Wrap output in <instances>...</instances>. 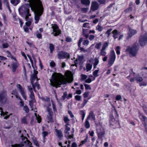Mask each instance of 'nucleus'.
<instances>
[{
    "mask_svg": "<svg viewBox=\"0 0 147 147\" xmlns=\"http://www.w3.org/2000/svg\"><path fill=\"white\" fill-rule=\"evenodd\" d=\"M71 72L67 71L65 73V77H61L57 74H53L50 80L51 86L57 88L59 87L61 84H65L67 83H70L73 80Z\"/></svg>",
    "mask_w": 147,
    "mask_h": 147,
    "instance_id": "1",
    "label": "nucleus"
},
{
    "mask_svg": "<svg viewBox=\"0 0 147 147\" xmlns=\"http://www.w3.org/2000/svg\"><path fill=\"white\" fill-rule=\"evenodd\" d=\"M28 1L30 3L31 6L34 10L35 23H38L40 17L42 15L43 11V8L40 0H28Z\"/></svg>",
    "mask_w": 147,
    "mask_h": 147,
    "instance_id": "2",
    "label": "nucleus"
},
{
    "mask_svg": "<svg viewBox=\"0 0 147 147\" xmlns=\"http://www.w3.org/2000/svg\"><path fill=\"white\" fill-rule=\"evenodd\" d=\"M31 4H26L21 6L18 9L20 14L26 19V21L29 18V17L31 16L29 13V8Z\"/></svg>",
    "mask_w": 147,
    "mask_h": 147,
    "instance_id": "3",
    "label": "nucleus"
},
{
    "mask_svg": "<svg viewBox=\"0 0 147 147\" xmlns=\"http://www.w3.org/2000/svg\"><path fill=\"white\" fill-rule=\"evenodd\" d=\"M22 141L21 142L20 144H16L12 146V147H22V146H28L29 147H32L31 146V143L29 142L27 138L25 137L23 135L21 136Z\"/></svg>",
    "mask_w": 147,
    "mask_h": 147,
    "instance_id": "4",
    "label": "nucleus"
},
{
    "mask_svg": "<svg viewBox=\"0 0 147 147\" xmlns=\"http://www.w3.org/2000/svg\"><path fill=\"white\" fill-rule=\"evenodd\" d=\"M138 45L137 44H136L131 48L128 47L127 48L126 51H128L132 56H135L136 55L138 49Z\"/></svg>",
    "mask_w": 147,
    "mask_h": 147,
    "instance_id": "5",
    "label": "nucleus"
},
{
    "mask_svg": "<svg viewBox=\"0 0 147 147\" xmlns=\"http://www.w3.org/2000/svg\"><path fill=\"white\" fill-rule=\"evenodd\" d=\"M96 131L98 139H102L105 134V131L104 128L100 125L98 126Z\"/></svg>",
    "mask_w": 147,
    "mask_h": 147,
    "instance_id": "6",
    "label": "nucleus"
},
{
    "mask_svg": "<svg viewBox=\"0 0 147 147\" xmlns=\"http://www.w3.org/2000/svg\"><path fill=\"white\" fill-rule=\"evenodd\" d=\"M147 42V34L146 33L140 36L139 43L142 46H145Z\"/></svg>",
    "mask_w": 147,
    "mask_h": 147,
    "instance_id": "7",
    "label": "nucleus"
},
{
    "mask_svg": "<svg viewBox=\"0 0 147 147\" xmlns=\"http://www.w3.org/2000/svg\"><path fill=\"white\" fill-rule=\"evenodd\" d=\"M29 98L30 99V100L29 101V105L32 109V110L35 108V107L33 105L34 103L36 102L34 95L33 92H30L29 96Z\"/></svg>",
    "mask_w": 147,
    "mask_h": 147,
    "instance_id": "8",
    "label": "nucleus"
},
{
    "mask_svg": "<svg viewBox=\"0 0 147 147\" xmlns=\"http://www.w3.org/2000/svg\"><path fill=\"white\" fill-rule=\"evenodd\" d=\"M52 28L53 29V32L52 33V34L55 36H56L58 35L61 33V31L59 29L58 26L56 24H52L51 25Z\"/></svg>",
    "mask_w": 147,
    "mask_h": 147,
    "instance_id": "9",
    "label": "nucleus"
},
{
    "mask_svg": "<svg viewBox=\"0 0 147 147\" xmlns=\"http://www.w3.org/2000/svg\"><path fill=\"white\" fill-rule=\"evenodd\" d=\"M58 56L59 59L70 58L69 54L68 53L63 51L59 52L58 54Z\"/></svg>",
    "mask_w": 147,
    "mask_h": 147,
    "instance_id": "10",
    "label": "nucleus"
},
{
    "mask_svg": "<svg viewBox=\"0 0 147 147\" xmlns=\"http://www.w3.org/2000/svg\"><path fill=\"white\" fill-rule=\"evenodd\" d=\"M30 81L34 90L36 92V91L35 90V86H34V83H35V82H38V79L37 78V76H36L35 75H32Z\"/></svg>",
    "mask_w": 147,
    "mask_h": 147,
    "instance_id": "11",
    "label": "nucleus"
},
{
    "mask_svg": "<svg viewBox=\"0 0 147 147\" xmlns=\"http://www.w3.org/2000/svg\"><path fill=\"white\" fill-rule=\"evenodd\" d=\"M137 33V31L136 30L129 28L127 38L128 39L131 38L133 35Z\"/></svg>",
    "mask_w": 147,
    "mask_h": 147,
    "instance_id": "12",
    "label": "nucleus"
},
{
    "mask_svg": "<svg viewBox=\"0 0 147 147\" xmlns=\"http://www.w3.org/2000/svg\"><path fill=\"white\" fill-rule=\"evenodd\" d=\"M17 87L19 89L21 94L24 98L25 100L26 99V96L25 95L24 89L20 84L17 85Z\"/></svg>",
    "mask_w": 147,
    "mask_h": 147,
    "instance_id": "13",
    "label": "nucleus"
},
{
    "mask_svg": "<svg viewBox=\"0 0 147 147\" xmlns=\"http://www.w3.org/2000/svg\"><path fill=\"white\" fill-rule=\"evenodd\" d=\"M98 7V4L95 1L92 2V3L91 9L93 11L97 10Z\"/></svg>",
    "mask_w": 147,
    "mask_h": 147,
    "instance_id": "14",
    "label": "nucleus"
},
{
    "mask_svg": "<svg viewBox=\"0 0 147 147\" xmlns=\"http://www.w3.org/2000/svg\"><path fill=\"white\" fill-rule=\"evenodd\" d=\"M69 131H64V133L65 134V136L67 139H71L73 138V133L74 132V129H73V131H72V134L71 135L69 134V133L68 132Z\"/></svg>",
    "mask_w": 147,
    "mask_h": 147,
    "instance_id": "15",
    "label": "nucleus"
},
{
    "mask_svg": "<svg viewBox=\"0 0 147 147\" xmlns=\"http://www.w3.org/2000/svg\"><path fill=\"white\" fill-rule=\"evenodd\" d=\"M83 57L79 56L78 58V59L77 60H75L74 61V62L76 64L75 66H76V64L78 63H79V61L80 62V65L82 64L84 62L83 61Z\"/></svg>",
    "mask_w": 147,
    "mask_h": 147,
    "instance_id": "16",
    "label": "nucleus"
},
{
    "mask_svg": "<svg viewBox=\"0 0 147 147\" xmlns=\"http://www.w3.org/2000/svg\"><path fill=\"white\" fill-rule=\"evenodd\" d=\"M112 33L113 34V37L115 39L117 38L118 36L120 34V32L116 30H114Z\"/></svg>",
    "mask_w": 147,
    "mask_h": 147,
    "instance_id": "17",
    "label": "nucleus"
},
{
    "mask_svg": "<svg viewBox=\"0 0 147 147\" xmlns=\"http://www.w3.org/2000/svg\"><path fill=\"white\" fill-rule=\"evenodd\" d=\"M115 55L114 51L112 50L109 55V59L115 60Z\"/></svg>",
    "mask_w": 147,
    "mask_h": 147,
    "instance_id": "18",
    "label": "nucleus"
},
{
    "mask_svg": "<svg viewBox=\"0 0 147 147\" xmlns=\"http://www.w3.org/2000/svg\"><path fill=\"white\" fill-rule=\"evenodd\" d=\"M7 99V95L5 94H0V100H2L3 102H5Z\"/></svg>",
    "mask_w": 147,
    "mask_h": 147,
    "instance_id": "19",
    "label": "nucleus"
},
{
    "mask_svg": "<svg viewBox=\"0 0 147 147\" xmlns=\"http://www.w3.org/2000/svg\"><path fill=\"white\" fill-rule=\"evenodd\" d=\"M90 118H92V120H94L95 119V115L92 111H91L89 115L87 118V119L88 120Z\"/></svg>",
    "mask_w": 147,
    "mask_h": 147,
    "instance_id": "20",
    "label": "nucleus"
},
{
    "mask_svg": "<svg viewBox=\"0 0 147 147\" xmlns=\"http://www.w3.org/2000/svg\"><path fill=\"white\" fill-rule=\"evenodd\" d=\"M28 116L23 117L22 119V122L23 123L27 124L28 123Z\"/></svg>",
    "mask_w": 147,
    "mask_h": 147,
    "instance_id": "21",
    "label": "nucleus"
},
{
    "mask_svg": "<svg viewBox=\"0 0 147 147\" xmlns=\"http://www.w3.org/2000/svg\"><path fill=\"white\" fill-rule=\"evenodd\" d=\"M12 65V71L14 72L15 71L16 68L19 66V65L17 62L13 63Z\"/></svg>",
    "mask_w": 147,
    "mask_h": 147,
    "instance_id": "22",
    "label": "nucleus"
},
{
    "mask_svg": "<svg viewBox=\"0 0 147 147\" xmlns=\"http://www.w3.org/2000/svg\"><path fill=\"white\" fill-rule=\"evenodd\" d=\"M81 2L82 4L86 5H89L90 3L89 0H81Z\"/></svg>",
    "mask_w": 147,
    "mask_h": 147,
    "instance_id": "23",
    "label": "nucleus"
},
{
    "mask_svg": "<svg viewBox=\"0 0 147 147\" xmlns=\"http://www.w3.org/2000/svg\"><path fill=\"white\" fill-rule=\"evenodd\" d=\"M92 67V65L89 63H87L86 65V69L85 68H84V70L86 69V71L88 72L91 70Z\"/></svg>",
    "mask_w": 147,
    "mask_h": 147,
    "instance_id": "24",
    "label": "nucleus"
},
{
    "mask_svg": "<svg viewBox=\"0 0 147 147\" xmlns=\"http://www.w3.org/2000/svg\"><path fill=\"white\" fill-rule=\"evenodd\" d=\"M63 120L65 123H66L65 125H70L69 123L70 120L67 117L65 116H64L63 118Z\"/></svg>",
    "mask_w": 147,
    "mask_h": 147,
    "instance_id": "25",
    "label": "nucleus"
},
{
    "mask_svg": "<svg viewBox=\"0 0 147 147\" xmlns=\"http://www.w3.org/2000/svg\"><path fill=\"white\" fill-rule=\"evenodd\" d=\"M56 132L57 136L59 138H61L63 136V134L62 131L60 130H57Z\"/></svg>",
    "mask_w": 147,
    "mask_h": 147,
    "instance_id": "26",
    "label": "nucleus"
},
{
    "mask_svg": "<svg viewBox=\"0 0 147 147\" xmlns=\"http://www.w3.org/2000/svg\"><path fill=\"white\" fill-rule=\"evenodd\" d=\"M20 1V0H10L11 3L15 5H17Z\"/></svg>",
    "mask_w": 147,
    "mask_h": 147,
    "instance_id": "27",
    "label": "nucleus"
},
{
    "mask_svg": "<svg viewBox=\"0 0 147 147\" xmlns=\"http://www.w3.org/2000/svg\"><path fill=\"white\" fill-rule=\"evenodd\" d=\"M115 60L111 59H109V61L108 62V65L109 67L111 66L114 63Z\"/></svg>",
    "mask_w": 147,
    "mask_h": 147,
    "instance_id": "28",
    "label": "nucleus"
},
{
    "mask_svg": "<svg viewBox=\"0 0 147 147\" xmlns=\"http://www.w3.org/2000/svg\"><path fill=\"white\" fill-rule=\"evenodd\" d=\"M108 43L105 42L103 44L101 49L105 50L106 48L108 47Z\"/></svg>",
    "mask_w": 147,
    "mask_h": 147,
    "instance_id": "29",
    "label": "nucleus"
},
{
    "mask_svg": "<svg viewBox=\"0 0 147 147\" xmlns=\"http://www.w3.org/2000/svg\"><path fill=\"white\" fill-rule=\"evenodd\" d=\"M107 53L105 50L101 49L100 50V54L102 56H105L106 55Z\"/></svg>",
    "mask_w": 147,
    "mask_h": 147,
    "instance_id": "30",
    "label": "nucleus"
},
{
    "mask_svg": "<svg viewBox=\"0 0 147 147\" xmlns=\"http://www.w3.org/2000/svg\"><path fill=\"white\" fill-rule=\"evenodd\" d=\"M53 114L51 115H49L47 116V118L49 121H48V122L49 121L50 122H53V119L52 117Z\"/></svg>",
    "mask_w": 147,
    "mask_h": 147,
    "instance_id": "31",
    "label": "nucleus"
},
{
    "mask_svg": "<svg viewBox=\"0 0 147 147\" xmlns=\"http://www.w3.org/2000/svg\"><path fill=\"white\" fill-rule=\"evenodd\" d=\"M35 115L36 117V119L37 120V121L38 123H40L41 122V119L40 116L38 115H37V114L36 113H35Z\"/></svg>",
    "mask_w": 147,
    "mask_h": 147,
    "instance_id": "32",
    "label": "nucleus"
},
{
    "mask_svg": "<svg viewBox=\"0 0 147 147\" xmlns=\"http://www.w3.org/2000/svg\"><path fill=\"white\" fill-rule=\"evenodd\" d=\"M102 45V43L101 42L96 44L95 46V48L97 49H99L100 48L101 46Z\"/></svg>",
    "mask_w": 147,
    "mask_h": 147,
    "instance_id": "33",
    "label": "nucleus"
},
{
    "mask_svg": "<svg viewBox=\"0 0 147 147\" xmlns=\"http://www.w3.org/2000/svg\"><path fill=\"white\" fill-rule=\"evenodd\" d=\"M96 30H98L99 31H101L103 30L102 27L98 25L96 26Z\"/></svg>",
    "mask_w": 147,
    "mask_h": 147,
    "instance_id": "34",
    "label": "nucleus"
},
{
    "mask_svg": "<svg viewBox=\"0 0 147 147\" xmlns=\"http://www.w3.org/2000/svg\"><path fill=\"white\" fill-rule=\"evenodd\" d=\"M49 49L50 50L51 53H52L54 49V46L52 44H49Z\"/></svg>",
    "mask_w": 147,
    "mask_h": 147,
    "instance_id": "35",
    "label": "nucleus"
},
{
    "mask_svg": "<svg viewBox=\"0 0 147 147\" xmlns=\"http://www.w3.org/2000/svg\"><path fill=\"white\" fill-rule=\"evenodd\" d=\"M88 120L86 119V120L85 122V126L87 128H88L90 127V125L89 121H88Z\"/></svg>",
    "mask_w": 147,
    "mask_h": 147,
    "instance_id": "36",
    "label": "nucleus"
},
{
    "mask_svg": "<svg viewBox=\"0 0 147 147\" xmlns=\"http://www.w3.org/2000/svg\"><path fill=\"white\" fill-rule=\"evenodd\" d=\"M88 9V7H83L81 9V11L83 13H86Z\"/></svg>",
    "mask_w": 147,
    "mask_h": 147,
    "instance_id": "37",
    "label": "nucleus"
},
{
    "mask_svg": "<svg viewBox=\"0 0 147 147\" xmlns=\"http://www.w3.org/2000/svg\"><path fill=\"white\" fill-rule=\"evenodd\" d=\"M112 29H108L106 32L105 33V34L107 35V37H109L111 34V32L112 31Z\"/></svg>",
    "mask_w": 147,
    "mask_h": 147,
    "instance_id": "38",
    "label": "nucleus"
},
{
    "mask_svg": "<svg viewBox=\"0 0 147 147\" xmlns=\"http://www.w3.org/2000/svg\"><path fill=\"white\" fill-rule=\"evenodd\" d=\"M99 70H97L94 71L93 72V75L95 77H98V72Z\"/></svg>",
    "mask_w": 147,
    "mask_h": 147,
    "instance_id": "39",
    "label": "nucleus"
},
{
    "mask_svg": "<svg viewBox=\"0 0 147 147\" xmlns=\"http://www.w3.org/2000/svg\"><path fill=\"white\" fill-rule=\"evenodd\" d=\"M89 24L88 23H85L83 24V27L84 28H90V27L89 26Z\"/></svg>",
    "mask_w": 147,
    "mask_h": 147,
    "instance_id": "40",
    "label": "nucleus"
},
{
    "mask_svg": "<svg viewBox=\"0 0 147 147\" xmlns=\"http://www.w3.org/2000/svg\"><path fill=\"white\" fill-rule=\"evenodd\" d=\"M24 110L27 113H28L29 111L28 108L27 106H25L24 107Z\"/></svg>",
    "mask_w": 147,
    "mask_h": 147,
    "instance_id": "41",
    "label": "nucleus"
},
{
    "mask_svg": "<svg viewBox=\"0 0 147 147\" xmlns=\"http://www.w3.org/2000/svg\"><path fill=\"white\" fill-rule=\"evenodd\" d=\"M136 80L137 82H140L143 79L142 77L137 76L136 78Z\"/></svg>",
    "mask_w": 147,
    "mask_h": 147,
    "instance_id": "42",
    "label": "nucleus"
},
{
    "mask_svg": "<svg viewBox=\"0 0 147 147\" xmlns=\"http://www.w3.org/2000/svg\"><path fill=\"white\" fill-rule=\"evenodd\" d=\"M2 46L3 48H6L9 46V45L7 43H4L3 44Z\"/></svg>",
    "mask_w": 147,
    "mask_h": 147,
    "instance_id": "43",
    "label": "nucleus"
},
{
    "mask_svg": "<svg viewBox=\"0 0 147 147\" xmlns=\"http://www.w3.org/2000/svg\"><path fill=\"white\" fill-rule=\"evenodd\" d=\"M0 111L1 112V115H3L4 116L5 115H7L8 113L7 112H6L5 113L3 112L2 111V109L1 108H0Z\"/></svg>",
    "mask_w": 147,
    "mask_h": 147,
    "instance_id": "44",
    "label": "nucleus"
},
{
    "mask_svg": "<svg viewBox=\"0 0 147 147\" xmlns=\"http://www.w3.org/2000/svg\"><path fill=\"white\" fill-rule=\"evenodd\" d=\"M116 53L117 55H119L120 54L119 49L120 47L119 46H117L116 48Z\"/></svg>",
    "mask_w": 147,
    "mask_h": 147,
    "instance_id": "45",
    "label": "nucleus"
},
{
    "mask_svg": "<svg viewBox=\"0 0 147 147\" xmlns=\"http://www.w3.org/2000/svg\"><path fill=\"white\" fill-rule=\"evenodd\" d=\"M147 85V82L146 81L143 82L140 84V85L141 86H146Z\"/></svg>",
    "mask_w": 147,
    "mask_h": 147,
    "instance_id": "46",
    "label": "nucleus"
},
{
    "mask_svg": "<svg viewBox=\"0 0 147 147\" xmlns=\"http://www.w3.org/2000/svg\"><path fill=\"white\" fill-rule=\"evenodd\" d=\"M47 111L48 112L49 115H51L53 114V113L52 112L51 109L49 107L47 108Z\"/></svg>",
    "mask_w": 147,
    "mask_h": 147,
    "instance_id": "47",
    "label": "nucleus"
},
{
    "mask_svg": "<svg viewBox=\"0 0 147 147\" xmlns=\"http://www.w3.org/2000/svg\"><path fill=\"white\" fill-rule=\"evenodd\" d=\"M34 86H35V88L36 87H37L38 89H39L40 88L39 85L37 83V82H35V84Z\"/></svg>",
    "mask_w": 147,
    "mask_h": 147,
    "instance_id": "48",
    "label": "nucleus"
},
{
    "mask_svg": "<svg viewBox=\"0 0 147 147\" xmlns=\"http://www.w3.org/2000/svg\"><path fill=\"white\" fill-rule=\"evenodd\" d=\"M84 85L86 89H91V88L90 85L86 84H84Z\"/></svg>",
    "mask_w": 147,
    "mask_h": 147,
    "instance_id": "49",
    "label": "nucleus"
},
{
    "mask_svg": "<svg viewBox=\"0 0 147 147\" xmlns=\"http://www.w3.org/2000/svg\"><path fill=\"white\" fill-rule=\"evenodd\" d=\"M42 135L44 138H45L46 136L48 135V133L47 131H45L42 132Z\"/></svg>",
    "mask_w": 147,
    "mask_h": 147,
    "instance_id": "50",
    "label": "nucleus"
},
{
    "mask_svg": "<svg viewBox=\"0 0 147 147\" xmlns=\"http://www.w3.org/2000/svg\"><path fill=\"white\" fill-rule=\"evenodd\" d=\"M95 62L94 64H95V65H97L99 63V60L98 59L96 58L94 59Z\"/></svg>",
    "mask_w": 147,
    "mask_h": 147,
    "instance_id": "51",
    "label": "nucleus"
},
{
    "mask_svg": "<svg viewBox=\"0 0 147 147\" xmlns=\"http://www.w3.org/2000/svg\"><path fill=\"white\" fill-rule=\"evenodd\" d=\"M75 98L77 100H80L81 98V96L79 95H76L75 96Z\"/></svg>",
    "mask_w": 147,
    "mask_h": 147,
    "instance_id": "52",
    "label": "nucleus"
},
{
    "mask_svg": "<svg viewBox=\"0 0 147 147\" xmlns=\"http://www.w3.org/2000/svg\"><path fill=\"white\" fill-rule=\"evenodd\" d=\"M83 40V38H81L80 39L78 43V46L79 47H80L81 43L82 41Z\"/></svg>",
    "mask_w": 147,
    "mask_h": 147,
    "instance_id": "53",
    "label": "nucleus"
},
{
    "mask_svg": "<svg viewBox=\"0 0 147 147\" xmlns=\"http://www.w3.org/2000/svg\"><path fill=\"white\" fill-rule=\"evenodd\" d=\"M69 125H65V131H69L70 130V128L68 126H69Z\"/></svg>",
    "mask_w": 147,
    "mask_h": 147,
    "instance_id": "54",
    "label": "nucleus"
},
{
    "mask_svg": "<svg viewBox=\"0 0 147 147\" xmlns=\"http://www.w3.org/2000/svg\"><path fill=\"white\" fill-rule=\"evenodd\" d=\"M89 42L87 40H85L83 42V45H87L89 44Z\"/></svg>",
    "mask_w": 147,
    "mask_h": 147,
    "instance_id": "55",
    "label": "nucleus"
},
{
    "mask_svg": "<svg viewBox=\"0 0 147 147\" xmlns=\"http://www.w3.org/2000/svg\"><path fill=\"white\" fill-rule=\"evenodd\" d=\"M89 94V92H85L83 94L84 97V98L87 97Z\"/></svg>",
    "mask_w": 147,
    "mask_h": 147,
    "instance_id": "56",
    "label": "nucleus"
},
{
    "mask_svg": "<svg viewBox=\"0 0 147 147\" xmlns=\"http://www.w3.org/2000/svg\"><path fill=\"white\" fill-rule=\"evenodd\" d=\"M95 38V36L94 35H91L90 36L89 39L90 40H93Z\"/></svg>",
    "mask_w": 147,
    "mask_h": 147,
    "instance_id": "57",
    "label": "nucleus"
},
{
    "mask_svg": "<svg viewBox=\"0 0 147 147\" xmlns=\"http://www.w3.org/2000/svg\"><path fill=\"white\" fill-rule=\"evenodd\" d=\"M81 77L82 79L84 80L87 78L88 76L86 75L82 74L81 75Z\"/></svg>",
    "mask_w": 147,
    "mask_h": 147,
    "instance_id": "58",
    "label": "nucleus"
},
{
    "mask_svg": "<svg viewBox=\"0 0 147 147\" xmlns=\"http://www.w3.org/2000/svg\"><path fill=\"white\" fill-rule=\"evenodd\" d=\"M31 21L30 20L26 22L25 24L27 26H29L31 25Z\"/></svg>",
    "mask_w": 147,
    "mask_h": 147,
    "instance_id": "59",
    "label": "nucleus"
},
{
    "mask_svg": "<svg viewBox=\"0 0 147 147\" xmlns=\"http://www.w3.org/2000/svg\"><path fill=\"white\" fill-rule=\"evenodd\" d=\"M3 1L6 4L7 7L8 9L10 10V8L8 4V3L7 0H3Z\"/></svg>",
    "mask_w": 147,
    "mask_h": 147,
    "instance_id": "60",
    "label": "nucleus"
},
{
    "mask_svg": "<svg viewBox=\"0 0 147 147\" xmlns=\"http://www.w3.org/2000/svg\"><path fill=\"white\" fill-rule=\"evenodd\" d=\"M55 65V63L54 61H52L50 63V65L52 67H54Z\"/></svg>",
    "mask_w": 147,
    "mask_h": 147,
    "instance_id": "61",
    "label": "nucleus"
},
{
    "mask_svg": "<svg viewBox=\"0 0 147 147\" xmlns=\"http://www.w3.org/2000/svg\"><path fill=\"white\" fill-rule=\"evenodd\" d=\"M121 98V96L120 95H118L116 96V99L117 100H119Z\"/></svg>",
    "mask_w": 147,
    "mask_h": 147,
    "instance_id": "62",
    "label": "nucleus"
},
{
    "mask_svg": "<svg viewBox=\"0 0 147 147\" xmlns=\"http://www.w3.org/2000/svg\"><path fill=\"white\" fill-rule=\"evenodd\" d=\"M91 81L92 80L90 78H88L85 80V82L87 83H90Z\"/></svg>",
    "mask_w": 147,
    "mask_h": 147,
    "instance_id": "63",
    "label": "nucleus"
},
{
    "mask_svg": "<svg viewBox=\"0 0 147 147\" xmlns=\"http://www.w3.org/2000/svg\"><path fill=\"white\" fill-rule=\"evenodd\" d=\"M71 39L69 37H67L66 39V42H69L71 41Z\"/></svg>",
    "mask_w": 147,
    "mask_h": 147,
    "instance_id": "64",
    "label": "nucleus"
}]
</instances>
